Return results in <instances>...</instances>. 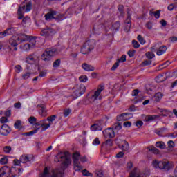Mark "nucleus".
Returning <instances> with one entry per match:
<instances>
[{
  "label": "nucleus",
  "mask_w": 177,
  "mask_h": 177,
  "mask_svg": "<svg viewBox=\"0 0 177 177\" xmlns=\"http://www.w3.org/2000/svg\"><path fill=\"white\" fill-rule=\"evenodd\" d=\"M57 158H60V160H64V161L62 163V170L60 169H56L55 170H53V174L50 177H63L64 175V169H66V168L68 167V165L71 164V160L70 158H68V156H67V154L66 152L62 155V153H59L57 155Z\"/></svg>",
  "instance_id": "f257e3e1"
},
{
  "label": "nucleus",
  "mask_w": 177,
  "mask_h": 177,
  "mask_svg": "<svg viewBox=\"0 0 177 177\" xmlns=\"http://www.w3.org/2000/svg\"><path fill=\"white\" fill-rule=\"evenodd\" d=\"M1 177H9L10 174L12 177H19L20 174L23 172V168L12 167L10 169L7 165H5L1 168Z\"/></svg>",
  "instance_id": "f03ea898"
},
{
  "label": "nucleus",
  "mask_w": 177,
  "mask_h": 177,
  "mask_svg": "<svg viewBox=\"0 0 177 177\" xmlns=\"http://www.w3.org/2000/svg\"><path fill=\"white\" fill-rule=\"evenodd\" d=\"M154 168H159V169H163L164 171H169L172 168V163L168 160L159 161L155 160L152 162Z\"/></svg>",
  "instance_id": "7ed1b4c3"
},
{
  "label": "nucleus",
  "mask_w": 177,
  "mask_h": 177,
  "mask_svg": "<svg viewBox=\"0 0 177 177\" xmlns=\"http://www.w3.org/2000/svg\"><path fill=\"white\" fill-rule=\"evenodd\" d=\"M56 52H57V49L55 48H46L44 53L41 55V59H43L44 62H50Z\"/></svg>",
  "instance_id": "20e7f679"
},
{
  "label": "nucleus",
  "mask_w": 177,
  "mask_h": 177,
  "mask_svg": "<svg viewBox=\"0 0 177 177\" xmlns=\"http://www.w3.org/2000/svg\"><path fill=\"white\" fill-rule=\"evenodd\" d=\"M80 157H81V153L80 152L76 151L72 156V159L73 160V165L75 171L80 172L81 169H82V166L81 165V162H80Z\"/></svg>",
  "instance_id": "39448f33"
},
{
  "label": "nucleus",
  "mask_w": 177,
  "mask_h": 177,
  "mask_svg": "<svg viewBox=\"0 0 177 177\" xmlns=\"http://www.w3.org/2000/svg\"><path fill=\"white\" fill-rule=\"evenodd\" d=\"M17 38L19 41V44H21V42H24L26 41H29V42L32 44V46H35V44L37 42L35 39H34V37L28 36L26 34H19Z\"/></svg>",
  "instance_id": "423d86ee"
},
{
  "label": "nucleus",
  "mask_w": 177,
  "mask_h": 177,
  "mask_svg": "<svg viewBox=\"0 0 177 177\" xmlns=\"http://www.w3.org/2000/svg\"><path fill=\"white\" fill-rule=\"evenodd\" d=\"M115 142L116 143L118 147L121 149L122 151H129V143H128L126 140H121L120 138H116L115 140Z\"/></svg>",
  "instance_id": "0eeeda50"
},
{
  "label": "nucleus",
  "mask_w": 177,
  "mask_h": 177,
  "mask_svg": "<svg viewBox=\"0 0 177 177\" xmlns=\"http://www.w3.org/2000/svg\"><path fill=\"white\" fill-rule=\"evenodd\" d=\"M55 34H56V30L49 27L44 28L40 32V35L45 37V38H52Z\"/></svg>",
  "instance_id": "6e6552de"
},
{
  "label": "nucleus",
  "mask_w": 177,
  "mask_h": 177,
  "mask_svg": "<svg viewBox=\"0 0 177 177\" xmlns=\"http://www.w3.org/2000/svg\"><path fill=\"white\" fill-rule=\"evenodd\" d=\"M86 91V87H85V85L80 84L79 87L77 88V90L73 92V95L75 96V99H77V97H80V96H82V95L85 93Z\"/></svg>",
  "instance_id": "1a4fd4ad"
},
{
  "label": "nucleus",
  "mask_w": 177,
  "mask_h": 177,
  "mask_svg": "<svg viewBox=\"0 0 177 177\" xmlns=\"http://www.w3.org/2000/svg\"><path fill=\"white\" fill-rule=\"evenodd\" d=\"M90 129L94 132L96 131H102L103 129V120H100L91 125Z\"/></svg>",
  "instance_id": "9d476101"
},
{
  "label": "nucleus",
  "mask_w": 177,
  "mask_h": 177,
  "mask_svg": "<svg viewBox=\"0 0 177 177\" xmlns=\"http://www.w3.org/2000/svg\"><path fill=\"white\" fill-rule=\"evenodd\" d=\"M34 160V156L31 154H24L20 156V161L22 164H26V162H30Z\"/></svg>",
  "instance_id": "9b49d317"
},
{
  "label": "nucleus",
  "mask_w": 177,
  "mask_h": 177,
  "mask_svg": "<svg viewBox=\"0 0 177 177\" xmlns=\"http://www.w3.org/2000/svg\"><path fill=\"white\" fill-rule=\"evenodd\" d=\"M104 138H113L115 136L114 129L113 128H108L102 131Z\"/></svg>",
  "instance_id": "f8f14e48"
},
{
  "label": "nucleus",
  "mask_w": 177,
  "mask_h": 177,
  "mask_svg": "<svg viewBox=\"0 0 177 177\" xmlns=\"http://www.w3.org/2000/svg\"><path fill=\"white\" fill-rule=\"evenodd\" d=\"M9 44L10 45H11V46H13L14 50H17V45H19V44H20V41H19V39H17V37L16 36H12L11 38H10L9 39Z\"/></svg>",
  "instance_id": "ddd939ff"
},
{
  "label": "nucleus",
  "mask_w": 177,
  "mask_h": 177,
  "mask_svg": "<svg viewBox=\"0 0 177 177\" xmlns=\"http://www.w3.org/2000/svg\"><path fill=\"white\" fill-rule=\"evenodd\" d=\"M102 91H104V84H100L97 91H95L94 94L92 95L93 99H94V100H97Z\"/></svg>",
  "instance_id": "4468645a"
},
{
  "label": "nucleus",
  "mask_w": 177,
  "mask_h": 177,
  "mask_svg": "<svg viewBox=\"0 0 177 177\" xmlns=\"http://www.w3.org/2000/svg\"><path fill=\"white\" fill-rule=\"evenodd\" d=\"M10 133V127L8 124H3L1 127V135L8 136Z\"/></svg>",
  "instance_id": "2eb2a0df"
},
{
  "label": "nucleus",
  "mask_w": 177,
  "mask_h": 177,
  "mask_svg": "<svg viewBox=\"0 0 177 177\" xmlns=\"http://www.w3.org/2000/svg\"><path fill=\"white\" fill-rule=\"evenodd\" d=\"M17 31V28H10L6 29L3 32H1V34L3 37H6L7 35H13Z\"/></svg>",
  "instance_id": "dca6fc26"
},
{
  "label": "nucleus",
  "mask_w": 177,
  "mask_h": 177,
  "mask_svg": "<svg viewBox=\"0 0 177 177\" xmlns=\"http://www.w3.org/2000/svg\"><path fill=\"white\" fill-rule=\"evenodd\" d=\"M37 108L39 110V113L42 117H46V110H45V105L44 104H38Z\"/></svg>",
  "instance_id": "f3484780"
},
{
  "label": "nucleus",
  "mask_w": 177,
  "mask_h": 177,
  "mask_svg": "<svg viewBox=\"0 0 177 177\" xmlns=\"http://www.w3.org/2000/svg\"><path fill=\"white\" fill-rule=\"evenodd\" d=\"M86 46L90 48V50H93L95 49V46H96V41L95 39H89L86 42Z\"/></svg>",
  "instance_id": "a211bd4d"
},
{
  "label": "nucleus",
  "mask_w": 177,
  "mask_h": 177,
  "mask_svg": "<svg viewBox=\"0 0 177 177\" xmlns=\"http://www.w3.org/2000/svg\"><path fill=\"white\" fill-rule=\"evenodd\" d=\"M57 13V12L53 11V10L48 12L47 14H46L44 15L45 19L46 20H52V19H56L55 17V16H56Z\"/></svg>",
  "instance_id": "6ab92c4d"
},
{
  "label": "nucleus",
  "mask_w": 177,
  "mask_h": 177,
  "mask_svg": "<svg viewBox=\"0 0 177 177\" xmlns=\"http://www.w3.org/2000/svg\"><path fill=\"white\" fill-rule=\"evenodd\" d=\"M92 51V50L86 46V43H84L82 48H81V53L82 55H88V53H90Z\"/></svg>",
  "instance_id": "aec40b11"
},
{
  "label": "nucleus",
  "mask_w": 177,
  "mask_h": 177,
  "mask_svg": "<svg viewBox=\"0 0 177 177\" xmlns=\"http://www.w3.org/2000/svg\"><path fill=\"white\" fill-rule=\"evenodd\" d=\"M82 67L83 70H85V71H95V67L86 63L82 64Z\"/></svg>",
  "instance_id": "412c9836"
},
{
  "label": "nucleus",
  "mask_w": 177,
  "mask_h": 177,
  "mask_svg": "<svg viewBox=\"0 0 177 177\" xmlns=\"http://www.w3.org/2000/svg\"><path fill=\"white\" fill-rule=\"evenodd\" d=\"M120 27H121V22L120 21H117L112 25V26L111 27V29L112 30V31H119Z\"/></svg>",
  "instance_id": "4be33fe9"
},
{
  "label": "nucleus",
  "mask_w": 177,
  "mask_h": 177,
  "mask_svg": "<svg viewBox=\"0 0 177 177\" xmlns=\"http://www.w3.org/2000/svg\"><path fill=\"white\" fill-rule=\"evenodd\" d=\"M128 115H129V113H122L120 115L117 116V120L118 121H128Z\"/></svg>",
  "instance_id": "5701e85b"
},
{
  "label": "nucleus",
  "mask_w": 177,
  "mask_h": 177,
  "mask_svg": "<svg viewBox=\"0 0 177 177\" xmlns=\"http://www.w3.org/2000/svg\"><path fill=\"white\" fill-rule=\"evenodd\" d=\"M165 52H167V46H160L156 52V55H158V56H161V55H164Z\"/></svg>",
  "instance_id": "b1692460"
},
{
  "label": "nucleus",
  "mask_w": 177,
  "mask_h": 177,
  "mask_svg": "<svg viewBox=\"0 0 177 177\" xmlns=\"http://www.w3.org/2000/svg\"><path fill=\"white\" fill-rule=\"evenodd\" d=\"M160 113H162L160 114L162 117H168V115H171V114H172V112L171 111L164 109H160Z\"/></svg>",
  "instance_id": "393cba45"
},
{
  "label": "nucleus",
  "mask_w": 177,
  "mask_h": 177,
  "mask_svg": "<svg viewBox=\"0 0 177 177\" xmlns=\"http://www.w3.org/2000/svg\"><path fill=\"white\" fill-rule=\"evenodd\" d=\"M131 27H132V21L131 20L127 21L124 31L129 32L131 31Z\"/></svg>",
  "instance_id": "a878e982"
},
{
  "label": "nucleus",
  "mask_w": 177,
  "mask_h": 177,
  "mask_svg": "<svg viewBox=\"0 0 177 177\" xmlns=\"http://www.w3.org/2000/svg\"><path fill=\"white\" fill-rule=\"evenodd\" d=\"M157 118H160V116L158 115H147L145 117V121L150 122V121H154V120H157Z\"/></svg>",
  "instance_id": "bb28decb"
},
{
  "label": "nucleus",
  "mask_w": 177,
  "mask_h": 177,
  "mask_svg": "<svg viewBox=\"0 0 177 177\" xmlns=\"http://www.w3.org/2000/svg\"><path fill=\"white\" fill-rule=\"evenodd\" d=\"M161 99H162V93L158 92L155 94V95L153 97L154 102H160V100H161Z\"/></svg>",
  "instance_id": "cd10ccee"
},
{
  "label": "nucleus",
  "mask_w": 177,
  "mask_h": 177,
  "mask_svg": "<svg viewBox=\"0 0 177 177\" xmlns=\"http://www.w3.org/2000/svg\"><path fill=\"white\" fill-rule=\"evenodd\" d=\"M26 62L28 64H33V63H35V58L32 55H29L26 57Z\"/></svg>",
  "instance_id": "c85d7f7f"
},
{
  "label": "nucleus",
  "mask_w": 177,
  "mask_h": 177,
  "mask_svg": "<svg viewBox=\"0 0 177 177\" xmlns=\"http://www.w3.org/2000/svg\"><path fill=\"white\" fill-rule=\"evenodd\" d=\"M167 80V76L164 77V75H158L156 77V82H164Z\"/></svg>",
  "instance_id": "c756f323"
},
{
  "label": "nucleus",
  "mask_w": 177,
  "mask_h": 177,
  "mask_svg": "<svg viewBox=\"0 0 177 177\" xmlns=\"http://www.w3.org/2000/svg\"><path fill=\"white\" fill-rule=\"evenodd\" d=\"M57 118V116L56 115H53L50 116H48L47 118V120L49 122V124L52 125L53 124V121H55Z\"/></svg>",
  "instance_id": "7c9ffc66"
},
{
  "label": "nucleus",
  "mask_w": 177,
  "mask_h": 177,
  "mask_svg": "<svg viewBox=\"0 0 177 177\" xmlns=\"http://www.w3.org/2000/svg\"><path fill=\"white\" fill-rule=\"evenodd\" d=\"M62 63V60L60 59H56L53 63V68H57L58 67H60V64Z\"/></svg>",
  "instance_id": "2f4dec72"
},
{
  "label": "nucleus",
  "mask_w": 177,
  "mask_h": 177,
  "mask_svg": "<svg viewBox=\"0 0 177 177\" xmlns=\"http://www.w3.org/2000/svg\"><path fill=\"white\" fill-rule=\"evenodd\" d=\"M156 146L157 147H158L159 149H165V143H164V142H162V141L156 142Z\"/></svg>",
  "instance_id": "473e14b6"
},
{
  "label": "nucleus",
  "mask_w": 177,
  "mask_h": 177,
  "mask_svg": "<svg viewBox=\"0 0 177 177\" xmlns=\"http://www.w3.org/2000/svg\"><path fill=\"white\" fill-rule=\"evenodd\" d=\"M153 15H154L155 19H160V16H161V10H159L155 12H152L151 16H153Z\"/></svg>",
  "instance_id": "72a5a7b5"
},
{
  "label": "nucleus",
  "mask_w": 177,
  "mask_h": 177,
  "mask_svg": "<svg viewBox=\"0 0 177 177\" xmlns=\"http://www.w3.org/2000/svg\"><path fill=\"white\" fill-rule=\"evenodd\" d=\"M118 10L120 13V16L124 17L125 13L124 12V6L123 5H119L118 6Z\"/></svg>",
  "instance_id": "f704fd0d"
},
{
  "label": "nucleus",
  "mask_w": 177,
  "mask_h": 177,
  "mask_svg": "<svg viewBox=\"0 0 177 177\" xmlns=\"http://www.w3.org/2000/svg\"><path fill=\"white\" fill-rule=\"evenodd\" d=\"M14 127L16 129H21V120H17L14 124Z\"/></svg>",
  "instance_id": "c9c22d12"
},
{
  "label": "nucleus",
  "mask_w": 177,
  "mask_h": 177,
  "mask_svg": "<svg viewBox=\"0 0 177 177\" xmlns=\"http://www.w3.org/2000/svg\"><path fill=\"white\" fill-rule=\"evenodd\" d=\"M17 14H18L19 20L23 19V17H24V15H23V12H21V6L19 7Z\"/></svg>",
  "instance_id": "e433bc0d"
},
{
  "label": "nucleus",
  "mask_w": 177,
  "mask_h": 177,
  "mask_svg": "<svg viewBox=\"0 0 177 177\" xmlns=\"http://www.w3.org/2000/svg\"><path fill=\"white\" fill-rule=\"evenodd\" d=\"M137 39L139 41L141 45H145L146 44V40H145V38H143L141 35H138Z\"/></svg>",
  "instance_id": "4c0bfd02"
},
{
  "label": "nucleus",
  "mask_w": 177,
  "mask_h": 177,
  "mask_svg": "<svg viewBox=\"0 0 177 177\" xmlns=\"http://www.w3.org/2000/svg\"><path fill=\"white\" fill-rule=\"evenodd\" d=\"M149 151H152L153 154H160V150L156 148L155 147H151V148H149Z\"/></svg>",
  "instance_id": "58836bf2"
},
{
  "label": "nucleus",
  "mask_w": 177,
  "mask_h": 177,
  "mask_svg": "<svg viewBox=\"0 0 177 177\" xmlns=\"http://www.w3.org/2000/svg\"><path fill=\"white\" fill-rule=\"evenodd\" d=\"M3 150L4 153H6V154H9L10 151H12V147L10 146H6L3 148Z\"/></svg>",
  "instance_id": "ea45409f"
},
{
  "label": "nucleus",
  "mask_w": 177,
  "mask_h": 177,
  "mask_svg": "<svg viewBox=\"0 0 177 177\" xmlns=\"http://www.w3.org/2000/svg\"><path fill=\"white\" fill-rule=\"evenodd\" d=\"M32 9V3L31 1H29L27 3L26 6V12H30Z\"/></svg>",
  "instance_id": "a19ab883"
},
{
  "label": "nucleus",
  "mask_w": 177,
  "mask_h": 177,
  "mask_svg": "<svg viewBox=\"0 0 177 177\" xmlns=\"http://www.w3.org/2000/svg\"><path fill=\"white\" fill-rule=\"evenodd\" d=\"M32 47L34 48V46H32V43L26 44L24 46V50H30V49H31Z\"/></svg>",
  "instance_id": "79ce46f5"
},
{
  "label": "nucleus",
  "mask_w": 177,
  "mask_h": 177,
  "mask_svg": "<svg viewBox=\"0 0 177 177\" xmlns=\"http://www.w3.org/2000/svg\"><path fill=\"white\" fill-rule=\"evenodd\" d=\"M79 81H80V82H86V81H88V77L85 75H81L79 77Z\"/></svg>",
  "instance_id": "37998d69"
},
{
  "label": "nucleus",
  "mask_w": 177,
  "mask_h": 177,
  "mask_svg": "<svg viewBox=\"0 0 177 177\" xmlns=\"http://www.w3.org/2000/svg\"><path fill=\"white\" fill-rule=\"evenodd\" d=\"M82 175H84V176H93V174H92V173H89V171L86 169L82 170Z\"/></svg>",
  "instance_id": "c03bdc74"
},
{
  "label": "nucleus",
  "mask_w": 177,
  "mask_h": 177,
  "mask_svg": "<svg viewBox=\"0 0 177 177\" xmlns=\"http://www.w3.org/2000/svg\"><path fill=\"white\" fill-rule=\"evenodd\" d=\"M50 125L49 123L46 124L45 122L43 123V126H41V131H46L48 128H50Z\"/></svg>",
  "instance_id": "a18cd8bd"
},
{
  "label": "nucleus",
  "mask_w": 177,
  "mask_h": 177,
  "mask_svg": "<svg viewBox=\"0 0 177 177\" xmlns=\"http://www.w3.org/2000/svg\"><path fill=\"white\" fill-rule=\"evenodd\" d=\"M132 44H133V47L135 49H138V48H140V44H139V43L136 40H133Z\"/></svg>",
  "instance_id": "49530a36"
},
{
  "label": "nucleus",
  "mask_w": 177,
  "mask_h": 177,
  "mask_svg": "<svg viewBox=\"0 0 177 177\" xmlns=\"http://www.w3.org/2000/svg\"><path fill=\"white\" fill-rule=\"evenodd\" d=\"M119 63H124L127 62V55H122L120 57V59L117 60Z\"/></svg>",
  "instance_id": "de8ad7c7"
},
{
  "label": "nucleus",
  "mask_w": 177,
  "mask_h": 177,
  "mask_svg": "<svg viewBox=\"0 0 177 177\" xmlns=\"http://www.w3.org/2000/svg\"><path fill=\"white\" fill-rule=\"evenodd\" d=\"M114 127H115V129L116 131H120V129H122V125L121 123H120V122L115 123V124H114Z\"/></svg>",
  "instance_id": "09e8293b"
},
{
  "label": "nucleus",
  "mask_w": 177,
  "mask_h": 177,
  "mask_svg": "<svg viewBox=\"0 0 177 177\" xmlns=\"http://www.w3.org/2000/svg\"><path fill=\"white\" fill-rule=\"evenodd\" d=\"M146 57H147V59H149V60H151V59H153V57H155L154 53H151L150 52H147L145 54Z\"/></svg>",
  "instance_id": "8fccbe9b"
},
{
  "label": "nucleus",
  "mask_w": 177,
  "mask_h": 177,
  "mask_svg": "<svg viewBox=\"0 0 177 177\" xmlns=\"http://www.w3.org/2000/svg\"><path fill=\"white\" fill-rule=\"evenodd\" d=\"M8 161H9V160L8 159V157L4 156L1 159V164L2 165L8 164Z\"/></svg>",
  "instance_id": "3c124183"
},
{
  "label": "nucleus",
  "mask_w": 177,
  "mask_h": 177,
  "mask_svg": "<svg viewBox=\"0 0 177 177\" xmlns=\"http://www.w3.org/2000/svg\"><path fill=\"white\" fill-rule=\"evenodd\" d=\"M132 16V11L131 10V9L128 8L127 9V21L128 20H131L132 18H131V17Z\"/></svg>",
  "instance_id": "603ef678"
},
{
  "label": "nucleus",
  "mask_w": 177,
  "mask_h": 177,
  "mask_svg": "<svg viewBox=\"0 0 177 177\" xmlns=\"http://www.w3.org/2000/svg\"><path fill=\"white\" fill-rule=\"evenodd\" d=\"M44 122H45V120H41L39 122L35 123V127H39V128H42L44 127Z\"/></svg>",
  "instance_id": "864d4df0"
},
{
  "label": "nucleus",
  "mask_w": 177,
  "mask_h": 177,
  "mask_svg": "<svg viewBox=\"0 0 177 177\" xmlns=\"http://www.w3.org/2000/svg\"><path fill=\"white\" fill-rule=\"evenodd\" d=\"M31 77V73H26L25 74L22 75V78L24 80H28Z\"/></svg>",
  "instance_id": "5fc2aeb1"
},
{
  "label": "nucleus",
  "mask_w": 177,
  "mask_h": 177,
  "mask_svg": "<svg viewBox=\"0 0 177 177\" xmlns=\"http://www.w3.org/2000/svg\"><path fill=\"white\" fill-rule=\"evenodd\" d=\"M165 129H167V128L163 127V128H161L160 130H159V131L156 130L155 133H156V135H158L159 136H161V135L162 134L163 131H165Z\"/></svg>",
  "instance_id": "6e6d98bb"
},
{
  "label": "nucleus",
  "mask_w": 177,
  "mask_h": 177,
  "mask_svg": "<svg viewBox=\"0 0 177 177\" xmlns=\"http://www.w3.org/2000/svg\"><path fill=\"white\" fill-rule=\"evenodd\" d=\"M118 66H120V62L118 61H117L111 67V70H112V71H114V70H117V67H118Z\"/></svg>",
  "instance_id": "4d7b16f0"
},
{
  "label": "nucleus",
  "mask_w": 177,
  "mask_h": 177,
  "mask_svg": "<svg viewBox=\"0 0 177 177\" xmlns=\"http://www.w3.org/2000/svg\"><path fill=\"white\" fill-rule=\"evenodd\" d=\"M28 121L30 124H34V122H37V119L34 116H31L28 118Z\"/></svg>",
  "instance_id": "13d9d810"
},
{
  "label": "nucleus",
  "mask_w": 177,
  "mask_h": 177,
  "mask_svg": "<svg viewBox=\"0 0 177 177\" xmlns=\"http://www.w3.org/2000/svg\"><path fill=\"white\" fill-rule=\"evenodd\" d=\"M125 156V153L123 151H120L118 153L116 154V158H122Z\"/></svg>",
  "instance_id": "bf43d9fd"
},
{
  "label": "nucleus",
  "mask_w": 177,
  "mask_h": 177,
  "mask_svg": "<svg viewBox=\"0 0 177 177\" xmlns=\"http://www.w3.org/2000/svg\"><path fill=\"white\" fill-rule=\"evenodd\" d=\"M46 175H49V169H48V167H46L42 174V177H45Z\"/></svg>",
  "instance_id": "052dcab7"
},
{
  "label": "nucleus",
  "mask_w": 177,
  "mask_h": 177,
  "mask_svg": "<svg viewBox=\"0 0 177 177\" xmlns=\"http://www.w3.org/2000/svg\"><path fill=\"white\" fill-rule=\"evenodd\" d=\"M16 73H20L23 70V68H21V66L20 65H16L15 66Z\"/></svg>",
  "instance_id": "680f3d73"
},
{
  "label": "nucleus",
  "mask_w": 177,
  "mask_h": 177,
  "mask_svg": "<svg viewBox=\"0 0 177 177\" xmlns=\"http://www.w3.org/2000/svg\"><path fill=\"white\" fill-rule=\"evenodd\" d=\"M136 126L138 127V128H142L143 127V122L142 120H138L136 122Z\"/></svg>",
  "instance_id": "e2e57ef3"
},
{
  "label": "nucleus",
  "mask_w": 177,
  "mask_h": 177,
  "mask_svg": "<svg viewBox=\"0 0 177 177\" xmlns=\"http://www.w3.org/2000/svg\"><path fill=\"white\" fill-rule=\"evenodd\" d=\"M135 52H136L135 50H129L127 55L129 56V57H133V56H135Z\"/></svg>",
  "instance_id": "0e129e2a"
},
{
  "label": "nucleus",
  "mask_w": 177,
  "mask_h": 177,
  "mask_svg": "<svg viewBox=\"0 0 177 177\" xmlns=\"http://www.w3.org/2000/svg\"><path fill=\"white\" fill-rule=\"evenodd\" d=\"M106 146H109V147H111V146H113V140L111 139H108L106 141Z\"/></svg>",
  "instance_id": "69168bd1"
},
{
  "label": "nucleus",
  "mask_w": 177,
  "mask_h": 177,
  "mask_svg": "<svg viewBox=\"0 0 177 177\" xmlns=\"http://www.w3.org/2000/svg\"><path fill=\"white\" fill-rule=\"evenodd\" d=\"M150 64H151V60H145L142 62L143 66H150Z\"/></svg>",
  "instance_id": "338daca9"
},
{
  "label": "nucleus",
  "mask_w": 177,
  "mask_h": 177,
  "mask_svg": "<svg viewBox=\"0 0 177 177\" xmlns=\"http://www.w3.org/2000/svg\"><path fill=\"white\" fill-rule=\"evenodd\" d=\"M129 177H136V169H133Z\"/></svg>",
  "instance_id": "774afa93"
}]
</instances>
